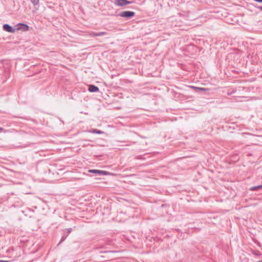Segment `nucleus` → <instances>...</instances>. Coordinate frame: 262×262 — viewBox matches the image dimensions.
<instances>
[{
    "instance_id": "nucleus-14",
    "label": "nucleus",
    "mask_w": 262,
    "mask_h": 262,
    "mask_svg": "<svg viewBox=\"0 0 262 262\" xmlns=\"http://www.w3.org/2000/svg\"><path fill=\"white\" fill-rule=\"evenodd\" d=\"M133 3H134L133 1H128V3H126V5H128V4H133Z\"/></svg>"
},
{
    "instance_id": "nucleus-19",
    "label": "nucleus",
    "mask_w": 262,
    "mask_h": 262,
    "mask_svg": "<svg viewBox=\"0 0 262 262\" xmlns=\"http://www.w3.org/2000/svg\"><path fill=\"white\" fill-rule=\"evenodd\" d=\"M3 130H4V128H3L2 127H0V132H2Z\"/></svg>"
},
{
    "instance_id": "nucleus-5",
    "label": "nucleus",
    "mask_w": 262,
    "mask_h": 262,
    "mask_svg": "<svg viewBox=\"0 0 262 262\" xmlns=\"http://www.w3.org/2000/svg\"><path fill=\"white\" fill-rule=\"evenodd\" d=\"M17 30H22L23 31H26L29 30V27L27 24L24 23H19L16 25Z\"/></svg>"
},
{
    "instance_id": "nucleus-15",
    "label": "nucleus",
    "mask_w": 262,
    "mask_h": 262,
    "mask_svg": "<svg viewBox=\"0 0 262 262\" xmlns=\"http://www.w3.org/2000/svg\"><path fill=\"white\" fill-rule=\"evenodd\" d=\"M259 10L262 11V6H258L257 7Z\"/></svg>"
},
{
    "instance_id": "nucleus-4",
    "label": "nucleus",
    "mask_w": 262,
    "mask_h": 262,
    "mask_svg": "<svg viewBox=\"0 0 262 262\" xmlns=\"http://www.w3.org/2000/svg\"><path fill=\"white\" fill-rule=\"evenodd\" d=\"M3 30L6 32L14 33L15 29L9 24H4L3 26Z\"/></svg>"
},
{
    "instance_id": "nucleus-11",
    "label": "nucleus",
    "mask_w": 262,
    "mask_h": 262,
    "mask_svg": "<svg viewBox=\"0 0 262 262\" xmlns=\"http://www.w3.org/2000/svg\"><path fill=\"white\" fill-rule=\"evenodd\" d=\"M93 133H96V134H101L102 133H103V132L100 130H98L97 129H94Z\"/></svg>"
},
{
    "instance_id": "nucleus-2",
    "label": "nucleus",
    "mask_w": 262,
    "mask_h": 262,
    "mask_svg": "<svg viewBox=\"0 0 262 262\" xmlns=\"http://www.w3.org/2000/svg\"><path fill=\"white\" fill-rule=\"evenodd\" d=\"M89 172L99 176H108L111 174V173L110 172L97 169H90L89 170Z\"/></svg>"
},
{
    "instance_id": "nucleus-1",
    "label": "nucleus",
    "mask_w": 262,
    "mask_h": 262,
    "mask_svg": "<svg viewBox=\"0 0 262 262\" xmlns=\"http://www.w3.org/2000/svg\"><path fill=\"white\" fill-rule=\"evenodd\" d=\"M119 15L122 17L130 18L135 16V13L133 11H125L121 12Z\"/></svg>"
},
{
    "instance_id": "nucleus-16",
    "label": "nucleus",
    "mask_w": 262,
    "mask_h": 262,
    "mask_svg": "<svg viewBox=\"0 0 262 262\" xmlns=\"http://www.w3.org/2000/svg\"><path fill=\"white\" fill-rule=\"evenodd\" d=\"M254 1L256 2L262 3V0H254Z\"/></svg>"
},
{
    "instance_id": "nucleus-6",
    "label": "nucleus",
    "mask_w": 262,
    "mask_h": 262,
    "mask_svg": "<svg viewBox=\"0 0 262 262\" xmlns=\"http://www.w3.org/2000/svg\"><path fill=\"white\" fill-rule=\"evenodd\" d=\"M127 3H128L127 0H115L114 4L117 6L123 7L126 5Z\"/></svg>"
},
{
    "instance_id": "nucleus-9",
    "label": "nucleus",
    "mask_w": 262,
    "mask_h": 262,
    "mask_svg": "<svg viewBox=\"0 0 262 262\" xmlns=\"http://www.w3.org/2000/svg\"><path fill=\"white\" fill-rule=\"evenodd\" d=\"M89 36L91 37L98 36V32H91L89 33Z\"/></svg>"
},
{
    "instance_id": "nucleus-8",
    "label": "nucleus",
    "mask_w": 262,
    "mask_h": 262,
    "mask_svg": "<svg viewBox=\"0 0 262 262\" xmlns=\"http://www.w3.org/2000/svg\"><path fill=\"white\" fill-rule=\"evenodd\" d=\"M260 188H262V185L251 187L249 190L251 191H256Z\"/></svg>"
},
{
    "instance_id": "nucleus-10",
    "label": "nucleus",
    "mask_w": 262,
    "mask_h": 262,
    "mask_svg": "<svg viewBox=\"0 0 262 262\" xmlns=\"http://www.w3.org/2000/svg\"><path fill=\"white\" fill-rule=\"evenodd\" d=\"M190 87L192 89H194L197 90V91L205 90V89L204 88H198V87H195V86H191Z\"/></svg>"
},
{
    "instance_id": "nucleus-18",
    "label": "nucleus",
    "mask_w": 262,
    "mask_h": 262,
    "mask_svg": "<svg viewBox=\"0 0 262 262\" xmlns=\"http://www.w3.org/2000/svg\"><path fill=\"white\" fill-rule=\"evenodd\" d=\"M107 252H114V251H105L104 253H107Z\"/></svg>"
},
{
    "instance_id": "nucleus-3",
    "label": "nucleus",
    "mask_w": 262,
    "mask_h": 262,
    "mask_svg": "<svg viewBox=\"0 0 262 262\" xmlns=\"http://www.w3.org/2000/svg\"><path fill=\"white\" fill-rule=\"evenodd\" d=\"M72 230H73V229L72 228L64 229L63 230L64 234L61 237L59 244H61L62 242H63L66 239V238L68 236L69 234H70L72 231Z\"/></svg>"
},
{
    "instance_id": "nucleus-20",
    "label": "nucleus",
    "mask_w": 262,
    "mask_h": 262,
    "mask_svg": "<svg viewBox=\"0 0 262 262\" xmlns=\"http://www.w3.org/2000/svg\"><path fill=\"white\" fill-rule=\"evenodd\" d=\"M257 262H262V260H259V261H258Z\"/></svg>"
},
{
    "instance_id": "nucleus-7",
    "label": "nucleus",
    "mask_w": 262,
    "mask_h": 262,
    "mask_svg": "<svg viewBox=\"0 0 262 262\" xmlns=\"http://www.w3.org/2000/svg\"><path fill=\"white\" fill-rule=\"evenodd\" d=\"M88 90L92 93L97 92L99 91V88L95 85L91 84L89 86Z\"/></svg>"
},
{
    "instance_id": "nucleus-13",
    "label": "nucleus",
    "mask_w": 262,
    "mask_h": 262,
    "mask_svg": "<svg viewBox=\"0 0 262 262\" xmlns=\"http://www.w3.org/2000/svg\"><path fill=\"white\" fill-rule=\"evenodd\" d=\"M107 33L106 32H98V36H103L106 35Z\"/></svg>"
},
{
    "instance_id": "nucleus-12",
    "label": "nucleus",
    "mask_w": 262,
    "mask_h": 262,
    "mask_svg": "<svg viewBox=\"0 0 262 262\" xmlns=\"http://www.w3.org/2000/svg\"><path fill=\"white\" fill-rule=\"evenodd\" d=\"M31 1L32 3V4L34 6H35V5H38L39 0H31Z\"/></svg>"
},
{
    "instance_id": "nucleus-17",
    "label": "nucleus",
    "mask_w": 262,
    "mask_h": 262,
    "mask_svg": "<svg viewBox=\"0 0 262 262\" xmlns=\"http://www.w3.org/2000/svg\"><path fill=\"white\" fill-rule=\"evenodd\" d=\"M0 262H10L9 260H0Z\"/></svg>"
}]
</instances>
